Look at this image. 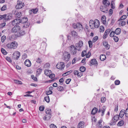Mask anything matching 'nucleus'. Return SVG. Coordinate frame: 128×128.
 Instances as JSON below:
<instances>
[{
    "label": "nucleus",
    "mask_w": 128,
    "mask_h": 128,
    "mask_svg": "<svg viewBox=\"0 0 128 128\" xmlns=\"http://www.w3.org/2000/svg\"><path fill=\"white\" fill-rule=\"evenodd\" d=\"M89 24L90 27L91 29L98 28L100 26V22L97 19L95 20H91L90 21Z\"/></svg>",
    "instance_id": "1"
},
{
    "label": "nucleus",
    "mask_w": 128,
    "mask_h": 128,
    "mask_svg": "<svg viewBox=\"0 0 128 128\" xmlns=\"http://www.w3.org/2000/svg\"><path fill=\"white\" fill-rule=\"evenodd\" d=\"M20 20V23L22 24H24L22 26L23 28H26L30 26V23L27 22L28 19L26 17H23L22 19Z\"/></svg>",
    "instance_id": "2"
},
{
    "label": "nucleus",
    "mask_w": 128,
    "mask_h": 128,
    "mask_svg": "<svg viewBox=\"0 0 128 128\" xmlns=\"http://www.w3.org/2000/svg\"><path fill=\"white\" fill-rule=\"evenodd\" d=\"M18 46L17 42H16L14 41L6 45V46L9 49H15L17 48Z\"/></svg>",
    "instance_id": "3"
},
{
    "label": "nucleus",
    "mask_w": 128,
    "mask_h": 128,
    "mask_svg": "<svg viewBox=\"0 0 128 128\" xmlns=\"http://www.w3.org/2000/svg\"><path fill=\"white\" fill-rule=\"evenodd\" d=\"M70 54L69 52H65L64 53L63 58L65 61H68L70 59Z\"/></svg>",
    "instance_id": "4"
},
{
    "label": "nucleus",
    "mask_w": 128,
    "mask_h": 128,
    "mask_svg": "<svg viewBox=\"0 0 128 128\" xmlns=\"http://www.w3.org/2000/svg\"><path fill=\"white\" fill-rule=\"evenodd\" d=\"M70 54L74 55L76 54L77 50H79L78 49H77L74 45H72L70 46Z\"/></svg>",
    "instance_id": "5"
},
{
    "label": "nucleus",
    "mask_w": 128,
    "mask_h": 128,
    "mask_svg": "<svg viewBox=\"0 0 128 128\" xmlns=\"http://www.w3.org/2000/svg\"><path fill=\"white\" fill-rule=\"evenodd\" d=\"M20 26L18 25H16L12 28L11 31L12 32L14 33H17L18 34V32L20 30Z\"/></svg>",
    "instance_id": "6"
},
{
    "label": "nucleus",
    "mask_w": 128,
    "mask_h": 128,
    "mask_svg": "<svg viewBox=\"0 0 128 128\" xmlns=\"http://www.w3.org/2000/svg\"><path fill=\"white\" fill-rule=\"evenodd\" d=\"M24 6V4L20 1L18 0L17 2V4L15 7L16 9H20L22 8Z\"/></svg>",
    "instance_id": "7"
},
{
    "label": "nucleus",
    "mask_w": 128,
    "mask_h": 128,
    "mask_svg": "<svg viewBox=\"0 0 128 128\" xmlns=\"http://www.w3.org/2000/svg\"><path fill=\"white\" fill-rule=\"evenodd\" d=\"M57 68L59 70H62L64 68L65 66L64 63L62 62H60L58 63L56 65Z\"/></svg>",
    "instance_id": "8"
},
{
    "label": "nucleus",
    "mask_w": 128,
    "mask_h": 128,
    "mask_svg": "<svg viewBox=\"0 0 128 128\" xmlns=\"http://www.w3.org/2000/svg\"><path fill=\"white\" fill-rule=\"evenodd\" d=\"M118 120L117 117L116 116L113 117L111 120L110 124L111 126L114 125L116 124V122Z\"/></svg>",
    "instance_id": "9"
},
{
    "label": "nucleus",
    "mask_w": 128,
    "mask_h": 128,
    "mask_svg": "<svg viewBox=\"0 0 128 128\" xmlns=\"http://www.w3.org/2000/svg\"><path fill=\"white\" fill-rule=\"evenodd\" d=\"M20 56V52L18 51L15 52L13 54V57L16 60H18Z\"/></svg>",
    "instance_id": "10"
},
{
    "label": "nucleus",
    "mask_w": 128,
    "mask_h": 128,
    "mask_svg": "<svg viewBox=\"0 0 128 128\" xmlns=\"http://www.w3.org/2000/svg\"><path fill=\"white\" fill-rule=\"evenodd\" d=\"M106 108L105 106H104L102 107L101 110L100 109H99L98 110V113H100L101 112L102 113L101 115L102 116L104 114V112L106 110Z\"/></svg>",
    "instance_id": "11"
},
{
    "label": "nucleus",
    "mask_w": 128,
    "mask_h": 128,
    "mask_svg": "<svg viewBox=\"0 0 128 128\" xmlns=\"http://www.w3.org/2000/svg\"><path fill=\"white\" fill-rule=\"evenodd\" d=\"M20 23V19H16L14 20L12 22V24L13 25L18 24Z\"/></svg>",
    "instance_id": "12"
},
{
    "label": "nucleus",
    "mask_w": 128,
    "mask_h": 128,
    "mask_svg": "<svg viewBox=\"0 0 128 128\" xmlns=\"http://www.w3.org/2000/svg\"><path fill=\"white\" fill-rule=\"evenodd\" d=\"M97 62L95 59H92L90 62V66H92L94 64L97 65Z\"/></svg>",
    "instance_id": "13"
},
{
    "label": "nucleus",
    "mask_w": 128,
    "mask_h": 128,
    "mask_svg": "<svg viewBox=\"0 0 128 128\" xmlns=\"http://www.w3.org/2000/svg\"><path fill=\"white\" fill-rule=\"evenodd\" d=\"M83 42L82 41H79L76 45V46L77 48L79 49L82 46Z\"/></svg>",
    "instance_id": "14"
},
{
    "label": "nucleus",
    "mask_w": 128,
    "mask_h": 128,
    "mask_svg": "<svg viewBox=\"0 0 128 128\" xmlns=\"http://www.w3.org/2000/svg\"><path fill=\"white\" fill-rule=\"evenodd\" d=\"M100 9L102 11L105 13H107L108 10L107 8L104 6H101L100 7Z\"/></svg>",
    "instance_id": "15"
},
{
    "label": "nucleus",
    "mask_w": 128,
    "mask_h": 128,
    "mask_svg": "<svg viewBox=\"0 0 128 128\" xmlns=\"http://www.w3.org/2000/svg\"><path fill=\"white\" fill-rule=\"evenodd\" d=\"M124 109L120 111L119 115V116L117 115L116 116L117 117V118L118 117H120L121 118H122L123 117L124 115Z\"/></svg>",
    "instance_id": "16"
},
{
    "label": "nucleus",
    "mask_w": 128,
    "mask_h": 128,
    "mask_svg": "<svg viewBox=\"0 0 128 128\" xmlns=\"http://www.w3.org/2000/svg\"><path fill=\"white\" fill-rule=\"evenodd\" d=\"M24 63L25 65L28 67H30L31 65V63L30 61L28 59L25 60Z\"/></svg>",
    "instance_id": "17"
},
{
    "label": "nucleus",
    "mask_w": 128,
    "mask_h": 128,
    "mask_svg": "<svg viewBox=\"0 0 128 128\" xmlns=\"http://www.w3.org/2000/svg\"><path fill=\"white\" fill-rule=\"evenodd\" d=\"M5 15L6 16L4 20V21L6 22L12 18V16L10 15V14H5Z\"/></svg>",
    "instance_id": "18"
},
{
    "label": "nucleus",
    "mask_w": 128,
    "mask_h": 128,
    "mask_svg": "<svg viewBox=\"0 0 128 128\" xmlns=\"http://www.w3.org/2000/svg\"><path fill=\"white\" fill-rule=\"evenodd\" d=\"M103 4L106 6H108L110 4V3L108 0H103L102 1Z\"/></svg>",
    "instance_id": "19"
},
{
    "label": "nucleus",
    "mask_w": 128,
    "mask_h": 128,
    "mask_svg": "<svg viewBox=\"0 0 128 128\" xmlns=\"http://www.w3.org/2000/svg\"><path fill=\"white\" fill-rule=\"evenodd\" d=\"M103 45L105 48L106 50H108L110 48V46L108 44V42L106 41L104 42H103Z\"/></svg>",
    "instance_id": "20"
},
{
    "label": "nucleus",
    "mask_w": 128,
    "mask_h": 128,
    "mask_svg": "<svg viewBox=\"0 0 128 128\" xmlns=\"http://www.w3.org/2000/svg\"><path fill=\"white\" fill-rule=\"evenodd\" d=\"M106 17L104 15L102 16L101 17V20L102 23L104 24H106Z\"/></svg>",
    "instance_id": "21"
},
{
    "label": "nucleus",
    "mask_w": 128,
    "mask_h": 128,
    "mask_svg": "<svg viewBox=\"0 0 128 128\" xmlns=\"http://www.w3.org/2000/svg\"><path fill=\"white\" fill-rule=\"evenodd\" d=\"M14 14L16 17L18 18H20L21 16L22 15V13L20 12H16Z\"/></svg>",
    "instance_id": "22"
},
{
    "label": "nucleus",
    "mask_w": 128,
    "mask_h": 128,
    "mask_svg": "<svg viewBox=\"0 0 128 128\" xmlns=\"http://www.w3.org/2000/svg\"><path fill=\"white\" fill-rule=\"evenodd\" d=\"M78 29L79 30V31H82L83 30V27L82 24L80 23H78Z\"/></svg>",
    "instance_id": "23"
},
{
    "label": "nucleus",
    "mask_w": 128,
    "mask_h": 128,
    "mask_svg": "<svg viewBox=\"0 0 128 128\" xmlns=\"http://www.w3.org/2000/svg\"><path fill=\"white\" fill-rule=\"evenodd\" d=\"M84 122H80L78 125V128H84Z\"/></svg>",
    "instance_id": "24"
},
{
    "label": "nucleus",
    "mask_w": 128,
    "mask_h": 128,
    "mask_svg": "<svg viewBox=\"0 0 128 128\" xmlns=\"http://www.w3.org/2000/svg\"><path fill=\"white\" fill-rule=\"evenodd\" d=\"M98 110V108L94 107L92 110L91 114H94L97 113Z\"/></svg>",
    "instance_id": "25"
},
{
    "label": "nucleus",
    "mask_w": 128,
    "mask_h": 128,
    "mask_svg": "<svg viewBox=\"0 0 128 128\" xmlns=\"http://www.w3.org/2000/svg\"><path fill=\"white\" fill-rule=\"evenodd\" d=\"M18 34L19 36L24 35L25 33V32L23 30H20Z\"/></svg>",
    "instance_id": "26"
},
{
    "label": "nucleus",
    "mask_w": 128,
    "mask_h": 128,
    "mask_svg": "<svg viewBox=\"0 0 128 128\" xmlns=\"http://www.w3.org/2000/svg\"><path fill=\"white\" fill-rule=\"evenodd\" d=\"M106 56L102 54L101 55L100 57V60L102 61H104L106 59Z\"/></svg>",
    "instance_id": "27"
},
{
    "label": "nucleus",
    "mask_w": 128,
    "mask_h": 128,
    "mask_svg": "<svg viewBox=\"0 0 128 128\" xmlns=\"http://www.w3.org/2000/svg\"><path fill=\"white\" fill-rule=\"evenodd\" d=\"M120 29L119 28H118L116 30L114 33L118 35L120 33Z\"/></svg>",
    "instance_id": "28"
},
{
    "label": "nucleus",
    "mask_w": 128,
    "mask_h": 128,
    "mask_svg": "<svg viewBox=\"0 0 128 128\" xmlns=\"http://www.w3.org/2000/svg\"><path fill=\"white\" fill-rule=\"evenodd\" d=\"M46 114H51V109L49 108H47L46 110Z\"/></svg>",
    "instance_id": "29"
},
{
    "label": "nucleus",
    "mask_w": 128,
    "mask_h": 128,
    "mask_svg": "<svg viewBox=\"0 0 128 128\" xmlns=\"http://www.w3.org/2000/svg\"><path fill=\"white\" fill-rule=\"evenodd\" d=\"M118 21H120L119 23L120 25L122 26H124L125 25L126 23L125 21L122 20H119Z\"/></svg>",
    "instance_id": "30"
},
{
    "label": "nucleus",
    "mask_w": 128,
    "mask_h": 128,
    "mask_svg": "<svg viewBox=\"0 0 128 128\" xmlns=\"http://www.w3.org/2000/svg\"><path fill=\"white\" fill-rule=\"evenodd\" d=\"M124 123V122L123 120H121L120 121L118 124V126H122Z\"/></svg>",
    "instance_id": "31"
},
{
    "label": "nucleus",
    "mask_w": 128,
    "mask_h": 128,
    "mask_svg": "<svg viewBox=\"0 0 128 128\" xmlns=\"http://www.w3.org/2000/svg\"><path fill=\"white\" fill-rule=\"evenodd\" d=\"M124 64V66H128V61L126 59H124L123 60Z\"/></svg>",
    "instance_id": "32"
},
{
    "label": "nucleus",
    "mask_w": 128,
    "mask_h": 128,
    "mask_svg": "<svg viewBox=\"0 0 128 128\" xmlns=\"http://www.w3.org/2000/svg\"><path fill=\"white\" fill-rule=\"evenodd\" d=\"M86 68L84 66H82L80 68V70L82 72H84L86 70Z\"/></svg>",
    "instance_id": "33"
},
{
    "label": "nucleus",
    "mask_w": 128,
    "mask_h": 128,
    "mask_svg": "<svg viewBox=\"0 0 128 128\" xmlns=\"http://www.w3.org/2000/svg\"><path fill=\"white\" fill-rule=\"evenodd\" d=\"M1 52H2L4 55H6L7 54V52L6 50L3 48L1 49Z\"/></svg>",
    "instance_id": "34"
},
{
    "label": "nucleus",
    "mask_w": 128,
    "mask_h": 128,
    "mask_svg": "<svg viewBox=\"0 0 128 128\" xmlns=\"http://www.w3.org/2000/svg\"><path fill=\"white\" fill-rule=\"evenodd\" d=\"M64 90V88L62 86H60L57 88V90L60 91H62Z\"/></svg>",
    "instance_id": "35"
},
{
    "label": "nucleus",
    "mask_w": 128,
    "mask_h": 128,
    "mask_svg": "<svg viewBox=\"0 0 128 128\" xmlns=\"http://www.w3.org/2000/svg\"><path fill=\"white\" fill-rule=\"evenodd\" d=\"M45 100L48 103L50 102V98L49 96H47L44 98Z\"/></svg>",
    "instance_id": "36"
},
{
    "label": "nucleus",
    "mask_w": 128,
    "mask_h": 128,
    "mask_svg": "<svg viewBox=\"0 0 128 128\" xmlns=\"http://www.w3.org/2000/svg\"><path fill=\"white\" fill-rule=\"evenodd\" d=\"M127 17V16L126 15H122L119 19V20H122L125 19Z\"/></svg>",
    "instance_id": "37"
},
{
    "label": "nucleus",
    "mask_w": 128,
    "mask_h": 128,
    "mask_svg": "<svg viewBox=\"0 0 128 128\" xmlns=\"http://www.w3.org/2000/svg\"><path fill=\"white\" fill-rule=\"evenodd\" d=\"M7 8V6L6 5H4L1 8V10L2 11H4Z\"/></svg>",
    "instance_id": "38"
},
{
    "label": "nucleus",
    "mask_w": 128,
    "mask_h": 128,
    "mask_svg": "<svg viewBox=\"0 0 128 128\" xmlns=\"http://www.w3.org/2000/svg\"><path fill=\"white\" fill-rule=\"evenodd\" d=\"M6 36L4 35L2 36L1 37V42H4L6 39Z\"/></svg>",
    "instance_id": "39"
},
{
    "label": "nucleus",
    "mask_w": 128,
    "mask_h": 128,
    "mask_svg": "<svg viewBox=\"0 0 128 128\" xmlns=\"http://www.w3.org/2000/svg\"><path fill=\"white\" fill-rule=\"evenodd\" d=\"M98 37L97 36L94 37L93 38L92 40V42H95L98 39Z\"/></svg>",
    "instance_id": "40"
},
{
    "label": "nucleus",
    "mask_w": 128,
    "mask_h": 128,
    "mask_svg": "<svg viewBox=\"0 0 128 128\" xmlns=\"http://www.w3.org/2000/svg\"><path fill=\"white\" fill-rule=\"evenodd\" d=\"M124 113L126 116L128 117V108H127L125 111L124 110Z\"/></svg>",
    "instance_id": "41"
},
{
    "label": "nucleus",
    "mask_w": 128,
    "mask_h": 128,
    "mask_svg": "<svg viewBox=\"0 0 128 128\" xmlns=\"http://www.w3.org/2000/svg\"><path fill=\"white\" fill-rule=\"evenodd\" d=\"M52 90H49L47 91L46 92V94L47 95H50L52 94Z\"/></svg>",
    "instance_id": "42"
},
{
    "label": "nucleus",
    "mask_w": 128,
    "mask_h": 128,
    "mask_svg": "<svg viewBox=\"0 0 128 128\" xmlns=\"http://www.w3.org/2000/svg\"><path fill=\"white\" fill-rule=\"evenodd\" d=\"M44 109V107L43 106H41L39 108V110L40 111H43Z\"/></svg>",
    "instance_id": "43"
},
{
    "label": "nucleus",
    "mask_w": 128,
    "mask_h": 128,
    "mask_svg": "<svg viewBox=\"0 0 128 128\" xmlns=\"http://www.w3.org/2000/svg\"><path fill=\"white\" fill-rule=\"evenodd\" d=\"M71 33L72 36H74L77 35V33L75 31H72L71 32Z\"/></svg>",
    "instance_id": "44"
},
{
    "label": "nucleus",
    "mask_w": 128,
    "mask_h": 128,
    "mask_svg": "<svg viewBox=\"0 0 128 128\" xmlns=\"http://www.w3.org/2000/svg\"><path fill=\"white\" fill-rule=\"evenodd\" d=\"M86 50H84L82 51L81 55L82 56L84 57L85 55H86Z\"/></svg>",
    "instance_id": "45"
},
{
    "label": "nucleus",
    "mask_w": 128,
    "mask_h": 128,
    "mask_svg": "<svg viewBox=\"0 0 128 128\" xmlns=\"http://www.w3.org/2000/svg\"><path fill=\"white\" fill-rule=\"evenodd\" d=\"M89 46L90 48H91L92 46V42L91 40H90L88 42Z\"/></svg>",
    "instance_id": "46"
},
{
    "label": "nucleus",
    "mask_w": 128,
    "mask_h": 128,
    "mask_svg": "<svg viewBox=\"0 0 128 128\" xmlns=\"http://www.w3.org/2000/svg\"><path fill=\"white\" fill-rule=\"evenodd\" d=\"M120 82L118 80H116L114 82V83L116 85H119L120 84Z\"/></svg>",
    "instance_id": "47"
},
{
    "label": "nucleus",
    "mask_w": 128,
    "mask_h": 128,
    "mask_svg": "<svg viewBox=\"0 0 128 128\" xmlns=\"http://www.w3.org/2000/svg\"><path fill=\"white\" fill-rule=\"evenodd\" d=\"M114 2L113 1H112L111 2L110 6L111 8L113 9H114L115 8V7L114 6Z\"/></svg>",
    "instance_id": "48"
},
{
    "label": "nucleus",
    "mask_w": 128,
    "mask_h": 128,
    "mask_svg": "<svg viewBox=\"0 0 128 128\" xmlns=\"http://www.w3.org/2000/svg\"><path fill=\"white\" fill-rule=\"evenodd\" d=\"M113 39L114 41L116 42H118L119 40L118 38L116 36H114Z\"/></svg>",
    "instance_id": "49"
},
{
    "label": "nucleus",
    "mask_w": 128,
    "mask_h": 128,
    "mask_svg": "<svg viewBox=\"0 0 128 128\" xmlns=\"http://www.w3.org/2000/svg\"><path fill=\"white\" fill-rule=\"evenodd\" d=\"M100 32H103L104 30V28L103 26H100Z\"/></svg>",
    "instance_id": "50"
},
{
    "label": "nucleus",
    "mask_w": 128,
    "mask_h": 128,
    "mask_svg": "<svg viewBox=\"0 0 128 128\" xmlns=\"http://www.w3.org/2000/svg\"><path fill=\"white\" fill-rule=\"evenodd\" d=\"M78 23L75 24H73L72 26L74 28H78Z\"/></svg>",
    "instance_id": "51"
},
{
    "label": "nucleus",
    "mask_w": 128,
    "mask_h": 128,
    "mask_svg": "<svg viewBox=\"0 0 128 128\" xmlns=\"http://www.w3.org/2000/svg\"><path fill=\"white\" fill-rule=\"evenodd\" d=\"M6 59L7 61H8L9 62H12L11 59L10 57L8 56H7L6 57Z\"/></svg>",
    "instance_id": "52"
},
{
    "label": "nucleus",
    "mask_w": 128,
    "mask_h": 128,
    "mask_svg": "<svg viewBox=\"0 0 128 128\" xmlns=\"http://www.w3.org/2000/svg\"><path fill=\"white\" fill-rule=\"evenodd\" d=\"M6 15L4 14V15H0V20H2L4 18H5V17H6Z\"/></svg>",
    "instance_id": "53"
},
{
    "label": "nucleus",
    "mask_w": 128,
    "mask_h": 128,
    "mask_svg": "<svg viewBox=\"0 0 128 128\" xmlns=\"http://www.w3.org/2000/svg\"><path fill=\"white\" fill-rule=\"evenodd\" d=\"M71 81V79L70 78H68L67 79L66 81L65 82L66 84H69L70 82Z\"/></svg>",
    "instance_id": "54"
},
{
    "label": "nucleus",
    "mask_w": 128,
    "mask_h": 128,
    "mask_svg": "<svg viewBox=\"0 0 128 128\" xmlns=\"http://www.w3.org/2000/svg\"><path fill=\"white\" fill-rule=\"evenodd\" d=\"M38 10L37 8H36L34 9H32V11L33 13L35 14L38 11Z\"/></svg>",
    "instance_id": "55"
},
{
    "label": "nucleus",
    "mask_w": 128,
    "mask_h": 128,
    "mask_svg": "<svg viewBox=\"0 0 128 128\" xmlns=\"http://www.w3.org/2000/svg\"><path fill=\"white\" fill-rule=\"evenodd\" d=\"M50 128H57V127L56 125L54 124H51L50 125Z\"/></svg>",
    "instance_id": "56"
},
{
    "label": "nucleus",
    "mask_w": 128,
    "mask_h": 128,
    "mask_svg": "<svg viewBox=\"0 0 128 128\" xmlns=\"http://www.w3.org/2000/svg\"><path fill=\"white\" fill-rule=\"evenodd\" d=\"M91 54L90 52H88L87 54H86V57L87 58H89L91 56Z\"/></svg>",
    "instance_id": "57"
},
{
    "label": "nucleus",
    "mask_w": 128,
    "mask_h": 128,
    "mask_svg": "<svg viewBox=\"0 0 128 128\" xmlns=\"http://www.w3.org/2000/svg\"><path fill=\"white\" fill-rule=\"evenodd\" d=\"M6 23L5 22H4L0 24V28H2L3 27L5 26Z\"/></svg>",
    "instance_id": "58"
},
{
    "label": "nucleus",
    "mask_w": 128,
    "mask_h": 128,
    "mask_svg": "<svg viewBox=\"0 0 128 128\" xmlns=\"http://www.w3.org/2000/svg\"><path fill=\"white\" fill-rule=\"evenodd\" d=\"M106 98L104 97L101 98V101L102 102H104L106 101Z\"/></svg>",
    "instance_id": "59"
},
{
    "label": "nucleus",
    "mask_w": 128,
    "mask_h": 128,
    "mask_svg": "<svg viewBox=\"0 0 128 128\" xmlns=\"http://www.w3.org/2000/svg\"><path fill=\"white\" fill-rule=\"evenodd\" d=\"M102 120H100L98 122V124H99V126L100 127H101L102 126V125L101 124L102 123Z\"/></svg>",
    "instance_id": "60"
},
{
    "label": "nucleus",
    "mask_w": 128,
    "mask_h": 128,
    "mask_svg": "<svg viewBox=\"0 0 128 128\" xmlns=\"http://www.w3.org/2000/svg\"><path fill=\"white\" fill-rule=\"evenodd\" d=\"M113 10L112 9H110L109 10V15L110 16H111L113 13Z\"/></svg>",
    "instance_id": "61"
},
{
    "label": "nucleus",
    "mask_w": 128,
    "mask_h": 128,
    "mask_svg": "<svg viewBox=\"0 0 128 128\" xmlns=\"http://www.w3.org/2000/svg\"><path fill=\"white\" fill-rule=\"evenodd\" d=\"M114 32H113V31H112V32L110 33V37H114Z\"/></svg>",
    "instance_id": "62"
},
{
    "label": "nucleus",
    "mask_w": 128,
    "mask_h": 128,
    "mask_svg": "<svg viewBox=\"0 0 128 128\" xmlns=\"http://www.w3.org/2000/svg\"><path fill=\"white\" fill-rule=\"evenodd\" d=\"M104 75L106 76H108V75L109 72L108 71H105L104 73Z\"/></svg>",
    "instance_id": "63"
},
{
    "label": "nucleus",
    "mask_w": 128,
    "mask_h": 128,
    "mask_svg": "<svg viewBox=\"0 0 128 128\" xmlns=\"http://www.w3.org/2000/svg\"><path fill=\"white\" fill-rule=\"evenodd\" d=\"M64 80L63 79V78H62L59 80V82L60 83V84L62 85V84H61V83H62Z\"/></svg>",
    "instance_id": "64"
}]
</instances>
